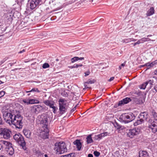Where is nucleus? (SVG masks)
Returning a JSON list of instances; mask_svg holds the SVG:
<instances>
[{"label":"nucleus","instance_id":"1","mask_svg":"<svg viewBox=\"0 0 157 157\" xmlns=\"http://www.w3.org/2000/svg\"><path fill=\"white\" fill-rule=\"evenodd\" d=\"M135 118V116L133 113L130 112L122 114L120 116L119 119L121 122L126 124L132 121Z\"/></svg>","mask_w":157,"mask_h":157},{"label":"nucleus","instance_id":"2","mask_svg":"<svg viewBox=\"0 0 157 157\" xmlns=\"http://www.w3.org/2000/svg\"><path fill=\"white\" fill-rule=\"evenodd\" d=\"M38 118L40 117V124L43 125V128H48L47 126L49 124L51 121V119L49 115L46 113H44L41 115L39 116Z\"/></svg>","mask_w":157,"mask_h":157},{"label":"nucleus","instance_id":"3","mask_svg":"<svg viewBox=\"0 0 157 157\" xmlns=\"http://www.w3.org/2000/svg\"><path fill=\"white\" fill-rule=\"evenodd\" d=\"M55 150L57 154H61L67 151L65 143L63 142H60L56 143L55 144Z\"/></svg>","mask_w":157,"mask_h":157},{"label":"nucleus","instance_id":"4","mask_svg":"<svg viewBox=\"0 0 157 157\" xmlns=\"http://www.w3.org/2000/svg\"><path fill=\"white\" fill-rule=\"evenodd\" d=\"M14 140L19 144L24 150H26V143L23 136L20 133L15 134L13 136Z\"/></svg>","mask_w":157,"mask_h":157},{"label":"nucleus","instance_id":"5","mask_svg":"<svg viewBox=\"0 0 157 157\" xmlns=\"http://www.w3.org/2000/svg\"><path fill=\"white\" fill-rule=\"evenodd\" d=\"M22 119V117L20 115H15L11 124L14 125L17 128H21L23 126Z\"/></svg>","mask_w":157,"mask_h":157},{"label":"nucleus","instance_id":"6","mask_svg":"<svg viewBox=\"0 0 157 157\" xmlns=\"http://www.w3.org/2000/svg\"><path fill=\"white\" fill-rule=\"evenodd\" d=\"M12 132L11 130L6 128H0V135L5 139H9L11 136Z\"/></svg>","mask_w":157,"mask_h":157},{"label":"nucleus","instance_id":"7","mask_svg":"<svg viewBox=\"0 0 157 157\" xmlns=\"http://www.w3.org/2000/svg\"><path fill=\"white\" fill-rule=\"evenodd\" d=\"M59 102V110L60 113L63 114L67 110V101L63 99H60Z\"/></svg>","mask_w":157,"mask_h":157},{"label":"nucleus","instance_id":"8","mask_svg":"<svg viewBox=\"0 0 157 157\" xmlns=\"http://www.w3.org/2000/svg\"><path fill=\"white\" fill-rule=\"evenodd\" d=\"M148 127L152 132H157V116L155 117L153 122L149 125Z\"/></svg>","mask_w":157,"mask_h":157},{"label":"nucleus","instance_id":"9","mask_svg":"<svg viewBox=\"0 0 157 157\" xmlns=\"http://www.w3.org/2000/svg\"><path fill=\"white\" fill-rule=\"evenodd\" d=\"M140 129L138 128H135L133 129L129 130L127 132V136L131 138L134 137L135 136L139 134L140 132Z\"/></svg>","mask_w":157,"mask_h":157},{"label":"nucleus","instance_id":"10","mask_svg":"<svg viewBox=\"0 0 157 157\" xmlns=\"http://www.w3.org/2000/svg\"><path fill=\"white\" fill-rule=\"evenodd\" d=\"M41 0H29V2L31 9H35L41 2Z\"/></svg>","mask_w":157,"mask_h":157},{"label":"nucleus","instance_id":"11","mask_svg":"<svg viewBox=\"0 0 157 157\" xmlns=\"http://www.w3.org/2000/svg\"><path fill=\"white\" fill-rule=\"evenodd\" d=\"M43 130L41 132L40 137L44 139H47L48 138L49 130L48 128H43Z\"/></svg>","mask_w":157,"mask_h":157},{"label":"nucleus","instance_id":"12","mask_svg":"<svg viewBox=\"0 0 157 157\" xmlns=\"http://www.w3.org/2000/svg\"><path fill=\"white\" fill-rule=\"evenodd\" d=\"M130 98L128 97L125 98L123 99L122 100L119 101L117 103L118 106H121L127 104L131 101Z\"/></svg>","mask_w":157,"mask_h":157},{"label":"nucleus","instance_id":"13","mask_svg":"<svg viewBox=\"0 0 157 157\" xmlns=\"http://www.w3.org/2000/svg\"><path fill=\"white\" fill-rule=\"evenodd\" d=\"M0 143L2 146V149L3 148H5L6 150V149L8 148L10 146L12 145L11 143L9 142L1 140H0Z\"/></svg>","mask_w":157,"mask_h":157},{"label":"nucleus","instance_id":"14","mask_svg":"<svg viewBox=\"0 0 157 157\" xmlns=\"http://www.w3.org/2000/svg\"><path fill=\"white\" fill-rule=\"evenodd\" d=\"M42 107L40 105L33 106L31 107V111L33 113H38Z\"/></svg>","mask_w":157,"mask_h":157},{"label":"nucleus","instance_id":"15","mask_svg":"<svg viewBox=\"0 0 157 157\" xmlns=\"http://www.w3.org/2000/svg\"><path fill=\"white\" fill-rule=\"evenodd\" d=\"M147 113L146 112H144L141 113L139 116L138 118H140L141 119L143 120L144 121L145 120H146L147 118Z\"/></svg>","mask_w":157,"mask_h":157},{"label":"nucleus","instance_id":"16","mask_svg":"<svg viewBox=\"0 0 157 157\" xmlns=\"http://www.w3.org/2000/svg\"><path fill=\"white\" fill-rule=\"evenodd\" d=\"M14 115H13L11 113H9L8 115V117H7V119H6V120H5L6 122L10 124Z\"/></svg>","mask_w":157,"mask_h":157},{"label":"nucleus","instance_id":"17","mask_svg":"<svg viewBox=\"0 0 157 157\" xmlns=\"http://www.w3.org/2000/svg\"><path fill=\"white\" fill-rule=\"evenodd\" d=\"M74 144L76 145L78 151H80L82 147V143L79 140H77L73 142Z\"/></svg>","mask_w":157,"mask_h":157},{"label":"nucleus","instance_id":"18","mask_svg":"<svg viewBox=\"0 0 157 157\" xmlns=\"http://www.w3.org/2000/svg\"><path fill=\"white\" fill-rule=\"evenodd\" d=\"M6 151L10 155H12L14 153V151L12 145L6 149Z\"/></svg>","mask_w":157,"mask_h":157},{"label":"nucleus","instance_id":"19","mask_svg":"<svg viewBox=\"0 0 157 157\" xmlns=\"http://www.w3.org/2000/svg\"><path fill=\"white\" fill-rule=\"evenodd\" d=\"M139 157H149L148 153L146 151H140L139 153Z\"/></svg>","mask_w":157,"mask_h":157},{"label":"nucleus","instance_id":"20","mask_svg":"<svg viewBox=\"0 0 157 157\" xmlns=\"http://www.w3.org/2000/svg\"><path fill=\"white\" fill-rule=\"evenodd\" d=\"M43 103L46 105L49 106L50 108L53 105H54V102L53 101L47 100L44 101Z\"/></svg>","mask_w":157,"mask_h":157},{"label":"nucleus","instance_id":"21","mask_svg":"<svg viewBox=\"0 0 157 157\" xmlns=\"http://www.w3.org/2000/svg\"><path fill=\"white\" fill-rule=\"evenodd\" d=\"M84 57H78L75 56L71 59V62L72 63H74L78 60H84Z\"/></svg>","mask_w":157,"mask_h":157},{"label":"nucleus","instance_id":"22","mask_svg":"<svg viewBox=\"0 0 157 157\" xmlns=\"http://www.w3.org/2000/svg\"><path fill=\"white\" fill-rule=\"evenodd\" d=\"M113 125L117 129H121L122 130L124 129V126H121L116 121H115L113 123Z\"/></svg>","mask_w":157,"mask_h":157},{"label":"nucleus","instance_id":"23","mask_svg":"<svg viewBox=\"0 0 157 157\" xmlns=\"http://www.w3.org/2000/svg\"><path fill=\"white\" fill-rule=\"evenodd\" d=\"M103 137H105V136L102 133L97 135H95L94 137V139L96 140H99Z\"/></svg>","mask_w":157,"mask_h":157},{"label":"nucleus","instance_id":"24","mask_svg":"<svg viewBox=\"0 0 157 157\" xmlns=\"http://www.w3.org/2000/svg\"><path fill=\"white\" fill-rule=\"evenodd\" d=\"M154 13V10L153 7H151L147 11L146 15L147 16H150L153 14Z\"/></svg>","mask_w":157,"mask_h":157},{"label":"nucleus","instance_id":"25","mask_svg":"<svg viewBox=\"0 0 157 157\" xmlns=\"http://www.w3.org/2000/svg\"><path fill=\"white\" fill-rule=\"evenodd\" d=\"M23 132L24 135L27 138H30L31 136V133L29 130H24Z\"/></svg>","mask_w":157,"mask_h":157},{"label":"nucleus","instance_id":"26","mask_svg":"<svg viewBox=\"0 0 157 157\" xmlns=\"http://www.w3.org/2000/svg\"><path fill=\"white\" fill-rule=\"evenodd\" d=\"M155 64V63L154 62H152L151 63H148L144 65H143V66H146L147 67L146 70L149 69L151 67H153Z\"/></svg>","mask_w":157,"mask_h":157},{"label":"nucleus","instance_id":"27","mask_svg":"<svg viewBox=\"0 0 157 157\" xmlns=\"http://www.w3.org/2000/svg\"><path fill=\"white\" fill-rule=\"evenodd\" d=\"M144 120L141 119L140 118H138V120L134 123V126H137L139 124H140L144 122Z\"/></svg>","mask_w":157,"mask_h":157},{"label":"nucleus","instance_id":"28","mask_svg":"<svg viewBox=\"0 0 157 157\" xmlns=\"http://www.w3.org/2000/svg\"><path fill=\"white\" fill-rule=\"evenodd\" d=\"M87 143L89 144L93 142V140L91 137V135H89L86 138Z\"/></svg>","mask_w":157,"mask_h":157},{"label":"nucleus","instance_id":"29","mask_svg":"<svg viewBox=\"0 0 157 157\" xmlns=\"http://www.w3.org/2000/svg\"><path fill=\"white\" fill-rule=\"evenodd\" d=\"M25 92L27 93L31 92H37L38 93H39L40 91L38 90L37 88H33L31 90L29 91H25Z\"/></svg>","mask_w":157,"mask_h":157},{"label":"nucleus","instance_id":"30","mask_svg":"<svg viewBox=\"0 0 157 157\" xmlns=\"http://www.w3.org/2000/svg\"><path fill=\"white\" fill-rule=\"evenodd\" d=\"M2 113H3V117L5 120L6 119H7V117H8V115L9 113L7 111H4L3 109L2 110Z\"/></svg>","mask_w":157,"mask_h":157},{"label":"nucleus","instance_id":"31","mask_svg":"<svg viewBox=\"0 0 157 157\" xmlns=\"http://www.w3.org/2000/svg\"><path fill=\"white\" fill-rule=\"evenodd\" d=\"M75 156V154L74 153H71L67 155L63 156V157H74Z\"/></svg>","mask_w":157,"mask_h":157},{"label":"nucleus","instance_id":"32","mask_svg":"<svg viewBox=\"0 0 157 157\" xmlns=\"http://www.w3.org/2000/svg\"><path fill=\"white\" fill-rule=\"evenodd\" d=\"M49 65L47 63H45L42 65V67L43 68L45 69L48 68L49 67Z\"/></svg>","mask_w":157,"mask_h":157},{"label":"nucleus","instance_id":"33","mask_svg":"<svg viewBox=\"0 0 157 157\" xmlns=\"http://www.w3.org/2000/svg\"><path fill=\"white\" fill-rule=\"evenodd\" d=\"M147 85V83H146L145 82V83L142 84L140 88L141 89H145Z\"/></svg>","mask_w":157,"mask_h":157},{"label":"nucleus","instance_id":"34","mask_svg":"<svg viewBox=\"0 0 157 157\" xmlns=\"http://www.w3.org/2000/svg\"><path fill=\"white\" fill-rule=\"evenodd\" d=\"M146 82L147 83V85L149 83L151 85H152L154 83V80H149L148 81H147Z\"/></svg>","mask_w":157,"mask_h":157},{"label":"nucleus","instance_id":"35","mask_svg":"<svg viewBox=\"0 0 157 157\" xmlns=\"http://www.w3.org/2000/svg\"><path fill=\"white\" fill-rule=\"evenodd\" d=\"M94 82L91 80H89L87 81V82H86L84 83V85L85 86V87L86 88H88V87H86V84H92Z\"/></svg>","mask_w":157,"mask_h":157},{"label":"nucleus","instance_id":"36","mask_svg":"<svg viewBox=\"0 0 157 157\" xmlns=\"http://www.w3.org/2000/svg\"><path fill=\"white\" fill-rule=\"evenodd\" d=\"M103 134L104 136L105 137L107 136H109L110 135L111 132H105L103 133Z\"/></svg>","mask_w":157,"mask_h":157},{"label":"nucleus","instance_id":"37","mask_svg":"<svg viewBox=\"0 0 157 157\" xmlns=\"http://www.w3.org/2000/svg\"><path fill=\"white\" fill-rule=\"evenodd\" d=\"M94 155L96 157H98L100 155V153L97 151H95L94 152Z\"/></svg>","mask_w":157,"mask_h":157},{"label":"nucleus","instance_id":"38","mask_svg":"<svg viewBox=\"0 0 157 157\" xmlns=\"http://www.w3.org/2000/svg\"><path fill=\"white\" fill-rule=\"evenodd\" d=\"M5 94V92L4 91H0V98L3 97Z\"/></svg>","mask_w":157,"mask_h":157},{"label":"nucleus","instance_id":"39","mask_svg":"<svg viewBox=\"0 0 157 157\" xmlns=\"http://www.w3.org/2000/svg\"><path fill=\"white\" fill-rule=\"evenodd\" d=\"M142 92L141 91H136L135 93V94L137 95L138 96H140L141 95H142Z\"/></svg>","mask_w":157,"mask_h":157},{"label":"nucleus","instance_id":"40","mask_svg":"<svg viewBox=\"0 0 157 157\" xmlns=\"http://www.w3.org/2000/svg\"><path fill=\"white\" fill-rule=\"evenodd\" d=\"M142 39L144 42H145L146 41H149L150 40V39L149 38H147L144 37V38H142Z\"/></svg>","mask_w":157,"mask_h":157},{"label":"nucleus","instance_id":"41","mask_svg":"<svg viewBox=\"0 0 157 157\" xmlns=\"http://www.w3.org/2000/svg\"><path fill=\"white\" fill-rule=\"evenodd\" d=\"M29 100L27 99H24L22 100L23 102L25 104H26L27 105H29Z\"/></svg>","mask_w":157,"mask_h":157},{"label":"nucleus","instance_id":"42","mask_svg":"<svg viewBox=\"0 0 157 157\" xmlns=\"http://www.w3.org/2000/svg\"><path fill=\"white\" fill-rule=\"evenodd\" d=\"M51 108H52L53 109V112L54 113H55V111L56 110V109H57V108H56V107H55V106H54V105H52V106L51 107Z\"/></svg>","mask_w":157,"mask_h":157},{"label":"nucleus","instance_id":"43","mask_svg":"<svg viewBox=\"0 0 157 157\" xmlns=\"http://www.w3.org/2000/svg\"><path fill=\"white\" fill-rule=\"evenodd\" d=\"M33 100L34 99H31L29 100V104H33Z\"/></svg>","mask_w":157,"mask_h":157},{"label":"nucleus","instance_id":"44","mask_svg":"<svg viewBox=\"0 0 157 157\" xmlns=\"http://www.w3.org/2000/svg\"><path fill=\"white\" fill-rule=\"evenodd\" d=\"M90 74V71H89V70H88V71H87L85 73V76H86Z\"/></svg>","mask_w":157,"mask_h":157},{"label":"nucleus","instance_id":"45","mask_svg":"<svg viewBox=\"0 0 157 157\" xmlns=\"http://www.w3.org/2000/svg\"><path fill=\"white\" fill-rule=\"evenodd\" d=\"M40 103L39 101L37 99H34L33 104L35 103Z\"/></svg>","mask_w":157,"mask_h":157},{"label":"nucleus","instance_id":"46","mask_svg":"<svg viewBox=\"0 0 157 157\" xmlns=\"http://www.w3.org/2000/svg\"><path fill=\"white\" fill-rule=\"evenodd\" d=\"M77 105H76L73 109L71 110V113H73L76 109Z\"/></svg>","mask_w":157,"mask_h":157},{"label":"nucleus","instance_id":"47","mask_svg":"<svg viewBox=\"0 0 157 157\" xmlns=\"http://www.w3.org/2000/svg\"><path fill=\"white\" fill-rule=\"evenodd\" d=\"M114 78V77H112L110 78L108 80V81L109 82H111V81H113V80Z\"/></svg>","mask_w":157,"mask_h":157},{"label":"nucleus","instance_id":"48","mask_svg":"<svg viewBox=\"0 0 157 157\" xmlns=\"http://www.w3.org/2000/svg\"><path fill=\"white\" fill-rule=\"evenodd\" d=\"M6 60V58L3 59L2 61H1V64L3 63H4V62H5Z\"/></svg>","mask_w":157,"mask_h":157},{"label":"nucleus","instance_id":"49","mask_svg":"<svg viewBox=\"0 0 157 157\" xmlns=\"http://www.w3.org/2000/svg\"><path fill=\"white\" fill-rule=\"evenodd\" d=\"M16 63V61L15 62V63H10L9 64H10V66H12L14 64Z\"/></svg>","mask_w":157,"mask_h":157},{"label":"nucleus","instance_id":"50","mask_svg":"<svg viewBox=\"0 0 157 157\" xmlns=\"http://www.w3.org/2000/svg\"><path fill=\"white\" fill-rule=\"evenodd\" d=\"M129 40H130V41H136V39H129Z\"/></svg>","mask_w":157,"mask_h":157},{"label":"nucleus","instance_id":"51","mask_svg":"<svg viewBox=\"0 0 157 157\" xmlns=\"http://www.w3.org/2000/svg\"><path fill=\"white\" fill-rule=\"evenodd\" d=\"M154 89L156 92H157V84L154 87Z\"/></svg>","mask_w":157,"mask_h":157},{"label":"nucleus","instance_id":"52","mask_svg":"<svg viewBox=\"0 0 157 157\" xmlns=\"http://www.w3.org/2000/svg\"><path fill=\"white\" fill-rule=\"evenodd\" d=\"M73 67H74V68H78V64H75L73 66Z\"/></svg>","mask_w":157,"mask_h":157},{"label":"nucleus","instance_id":"53","mask_svg":"<svg viewBox=\"0 0 157 157\" xmlns=\"http://www.w3.org/2000/svg\"><path fill=\"white\" fill-rule=\"evenodd\" d=\"M25 52V49H23L22 50L20 51L19 52V53H23V52Z\"/></svg>","mask_w":157,"mask_h":157},{"label":"nucleus","instance_id":"54","mask_svg":"<svg viewBox=\"0 0 157 157\" xmlns=\"http://www.w3.org/2000/svg\"><path fill=\"white\" fill-rule=\"evenodd\" d=\"M139 40L140 42V43H143L144 42L142 40V39L141 38L140 40Z\"/></svg>","mask_w":157,"mask_h":157},{"label":"nucleus","instance_id":"55","mask_svg":"<svg viewBox=\"0 0 157 157\" xmlns=\"http://www.w3.org/2000/svg\"><path fill=\"white\" fill-rule=\"evenodd\" d=\"M88 157H93V156L92 154H90L88 155Z\"/></svg>","mask_w":157,"mask_h":157},{"label":"nucleus","instance_id":"56","mask_svg":"<svg viewBox=\"0 0 157 157\" xmlns=\"http://www.w3.org/2000/svg\"><path fill=\"white\" fill-rule=\"evenodd\" d=\"M83 66V65L82 64H78V67H82Z\"/></svg>","mask_w":157,"mask_h":157},{"label":"nucleus","instance_id":"57","mask_svg":"<svg viewBox=\"0 0 157 157\" xmlns=\"http://www.w3.org/2000/svg\"><path fill=\"white\" fill-rule=\"evenodd\" d=\"M125 65V64L123 63L121 64V66L122 67H124Z\"/></svg>","mask_w":157,"mask_h":157},{"label":"nucleus","instance_id":"58","mask_svg":"<svg viewBox=\"0 0 157 157\" xmlns=\"http://www.w3.org/2000/svg\"><path fill=\"white\" fill-rule=\"evenodd\" d=\"M136 43V44H140L139 40Z\"/></svg>","mask_w":157,"mask_h":157},{"label":"nucleus","instance_id":"59","mask_svg":"<svg viewBox=\"0 0 157 157\" xmlns=\"http://www.w3.org/2000/svg\"><path fill=\"white\" fill-rule=\"evenodd\" d=\"M69 67V68H70L71 69H73V68H74V67H73V66H70Z\"/></svg>","mask_w":157,"mask_h":157},{"label":"nucleus","instance_id":"60","mask_svg":"<svg viewBox=\"0 0 157 157\" xmlns=\"http://www.w3.org/2000/svg\"><path fill=\"white\" fill-rule=\"evenodd\" d=\"M155 74L157 75V69L155 71Z\"/></svg>","mask_w":157,"mask_h":157},{"label":"nucleus","instance_id":"61","mask_svg":"<svg viewBox=\"0 0 157 157\" xmlns=\"http://www.w3.org/2000/svg\"><path fill=\"white\" fill-rule=\"evenodd\" d=\"M44 156L45 157H48V155L47 154H45Z\"/></svg>","mask_w":157,"mask_h":157},{"label":"nucleus","instance_id":"62","mask_svg":"<svg viewBox=\"0 0 157 157\" xmlns=\"http://www.w3.org/2000/svg\"><path fill=\"white\" fill-rule=\"evenodd\" d=\"M133 46H135L136 45V43H134L133 44Z\"/></svg>","mask_w":157,"mask_h":157},{"label":"nucleus","instance_id":"63","mask_svg":"<svg viewBox=\"0 0 157 157\" xmlns=\"http://www.w3.org/2000/svg\"><path fill=\"white\" fill-rule=\"evenodd\" d=\"M121 67H122L121 66H120L119 67V69L120 70H121Z\"/></svg>","mask_w":157,"mask_h":157},{"label":"nucleus","instance_id":"64","mask_svg":"<svg viewBox=\"0 0 157 157\" xmlns=\"http://www.w3.org/2000/svg\"><path fill=\"white\" fill-rule=\"evenodd\" d=\"M4 83L3 82H2V81H1V80H0V84L1 83Z\"/></svg>","mask_w":157,"mask_h":157}]
</instances>
